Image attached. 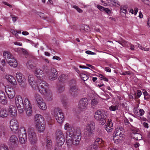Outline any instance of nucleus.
<instances>
[{"label": "nucleus", "mask_w": 150, "mask_h": 150, "mask_svg": "<svg viewBox=\"0 0 150 150\" xmlns=\"http://www.w3.org/2000/svg\"><path fill=\"white\" fill-rule=\"evenodd\" d=\"M28 79L30 85L33 89L37 88V85L39 82H38L35 80L34 76L33 75H29Z\"/></svg>", "instance_id": "16"}, {"label": "nucleus", "mask_w": 150, "mask_h": 150, "mask_svg": "<svg viewBox=\"0 0 150 150\" xmlns=\"http://www.w3.org/2000/svg\"><path fill=\"white\" fill-rule=\"evenodd\" d=\"M111 3L114 6H117V5H119L118 1L117 0H110Z\"/></svg>", "instance_id": "45"}, {"label": "nucleus", "mask_w": 150, "mask_h": 150, "mask_svg": "<svg viewBox=\"0 0 150 150\" xmlns=\"http://www.w3.org/2000/svg\"><path fill=\"white\" fill-rule=\"evenodd\" d=\"M68 79L67 76L63 74L61 75L58 78L59 80L62 82H64L67 81Z\"/></svg>", "instance_id": "32"}, {"label": "nucleus", "mask_w": 150, "mask_h": 150, "mask_svg": "<svg viewBox=\"0 0 150 150\" xmlns=\"http://www.w3.org/2000/svg\"><path fill=\"white\" fill-rule=\"evenodd\" d=\"M6 79L7 81L13 85H15L16 84V81L14 77L13 76L8 75L6 76Z\"/></svg>", "instance_id": "23"}, {"label": "nucleus", "mask_w": 150, "mask_h": 150, "mask_svg": "<svg viewBox=\"0 0 150 150\" xmlns=\"http://www.w3.org/2000/svg\"><path fill=\"white\" fill-rule=\"evenodd\" d=\"M79 76L81 79L84 81H86L89 78L88 76L87 75L82 73L80 74Z\"/></svg>", "instance_id": "39"}, {"label": "nucleus", "mask_w": 150, "mask_h": 150, "mask_svg": "<svg viewBox=\"0 0 150 150\" xmlns=\"http://www.w3.org/2000/svg\"><path fill=\"white\" fill-rule=\"evenodd\" d=\"M57 146H61L65 142V137L62 132L60 130H57L56 132Z\"/></svg>", "instance_id": "8"}, {"label": "nucleus", "mask_w": 150, "mask_h": 150, "mask_svg": "<svg viewBox=\"0 0 150 150\" xmlns=\"http://www.w3.org/2000/svg\"><path fill=\"white\" fill-rule=\"evenodd\" d=\"M88 104V99L86 98H84L80 100L78 107L80 110L83 111L87 109Z\"/></svg>", "instance_id": "10"}, {"label": "nucleus", "mask_w": 150, "mask_h": 150, "mask_svg": "<svg viewBox=\"0 0 150 150\" xmlns=\"http://www.w3.org/2000/svg\"><path fill=\"white\" fill-rule=\"evenodd\" d=\"M9 114L14 117L17 115V111L16 107L13 105H11L8 109Z\"/></svg>", "instance_id": "19"}, {"label": "nucleus", "mask_w": 150, "mask_h": 150, "mask_svg": "<svg viewBox=\"0 0 150 150\" xmlns=\"http://www.w3.org/2000/svg\"><path fill=\"white\" fill-rule=\"evenodd\" d=\"M11 17L12 21L14 22H15L17 21L18 17L12 15H11Z\"/></svg>", "instance_id": "52"}, {"label": "nucleus", "mask_w": 150, "mask_h": 150, "mask_svg": "<svg viewBox=\"0 0 150 150\" xmlns=\"http://www.w3.org/2000/svg\"><path fill=\"white\" fill-rule=\"evenodd\" d=\"M123 128L121 127L116 128L113 134V137L115 143L117 144L122 139V135L124 134Z\"/></svg>", "instance_id": "3"}, {"label": "nucleus", "mask_w": 150, "mask_h": 150, "mask_svg": "<svg viewBox=\"0 0 150 150\" xmlns=\"http://www.w3.org/2000/svg\"><path fill=\"white\" fill-rule=\"evenodd\" d=\"M7 62L9 65L13 67H17L18 63L16 59L13 57L10 59H7Z\"/></svg>", "instance_id": "21"}, {"label": "nucleus", "mask_w": 150, "mask_h": 150, "mask_svg": "<svg viewBox=\"0 0 150 150\" xmlns=\"http://www.w3.org/2000/svg\"><path fill=\"white\" fill-rule=\"evenodd\" d=\"M94 118L100 125H104L106 122L107 116L105 111L98 110L94 114Z\"/></svg>", "instance_id": "2"}, {"label": "nucleus", "mask_w": 150, "mask_h": 150, "mask_svg": "<svg viewBox=\"0 0 150 150\" xmlns=\"http://www.w3.org/2000/svg\"><path fill=\"white\" fill-rule=\"evenodd\" d=\"M52 59H57L58 60H61V58L60 57L56 56H53Z\"/></svg>", "instance_id": "60"}, {"label": "nucleus", "mask_w": 150, "mask_h": 150, "mask_svg": "<svg viewBox=\"0 0 150 150\" xmlns=\"http://www.w3.org/2000/svg\"><path fill=\"white\" fill-rule=\"evenodd\" d=\"M49 69V67L46 65L44 64L42 66L43 71L45 72H47Z\"/></svg>", "instance_id": "47"}, {"label": "nucleus", "mask_w": 150, "mask_h": 150, "mask_svg": "<svg viewBox=\"0 0 150 150\" xmlns=\"http://www.w3.org/2000/svg\"><path fill=\"white\" fill-rule=\"evenodd\" d=\"M53 114L58 123L61 124L63 122L64 117L63 113L60 108H55L53 110Z\"/></svg>", "instance_id": "5"}, {"label": "nucleus", "mask_w": 150, "mask_h": 150, "mask_svg": "<svg viewBox=\"0 0 150 150\" xmlns=\"http://www.w3.org/2000/svg\"><path fill=\"white\" fill-rule=\"evenodd\" d=\"M9 140L11 144V149L12 150H14L17 147L18 144V140L17 137L15 135H13L10 137Z\"/></svg>", "instance_id": "13"}, {"label": "nucleus", "mask_w": 150, "mask_h": 150, "mask_svg": "<svg viewBox=\"0 0 150 150\" xmlns=\"http://www.w3.org/2000/svg\"><path fill=\"white\" fill-rule=\"evenodd\" d=\"M5 131V129L4 127L0 128V136H1L2 135L4 134Z\"/></svg>", "instance_id": "49"}, {"label": "nucleus", "mask_w": 150, "mask_h": 150, "mask_svg": "<svg viewBox=\"0 0 150 150\" xmlns=\"http://www.w3.org/2000/svg\"><path fill=\"white\" fill-rule=\"evenodd\" d=\"M89 29V27L87 25H81L80 30L82 31V32L86 31L87 30H88Z\"/></svg>", "instance_id": "40"}, {"label": "nucleus", "mask_w": 150, "mask_h": 150, "mask_svg": "<svg viewBox=\"0 0 150 150\" xmlns=\"http://www.w3.org/2000/svg\"><path fill=\"white\" fill-rule=\"evenodd\" d=\"M7 99L5 93L2 91H0V102L5 105L7 103Z\"/></svg>", "instance_id": "20"}, {"label": "nucleus", "mask_w": 150, "mask_h": 150, "mask_svg": "<svg viewBox=\"0 0 150 150\" xmlns=\"http://www.w3.org/2000/svg\"><path fill=\"white\" fill-rule=\"evenodd\" d=\"M47 77L50 80L54 81L57 79L58 72L56 69L52 68L47 73Z\"/></svg>", "instance_id": "12"}, {"label": "nucleus", "mask_w": 150, "mask_h": 150, "mask_svg": "<svg viewBox=\"0 0 150 150\" xmlns=\"http://www.w3.org/2000/svg\"><path fill=\"white\" fill-rule=\"evenodd\" d=\"M120 10L121 12H122L125 14L126 13L127 11L126 10L123 8H120Z\"/></svg>", "instance_id": "57"}, {"label": "nucleus", "mask_w": 150, "mask_h": 150, "mask_svg": "<svg viewBox=\"0 0 150 150\" xmlns=\"http://www.w3.org/2000/svg\"><path fill=\"white\" fill-rule=\"evenodd\" d=\"M79 90L78 87L75 85L71 86L69 90V93L73 98L77 97L79 93Z\"/></svg>", "instance_id": "14"}, {"label": "nucleus", "mask_w": 150, "mask_h": 150, "mask_svg": "<svg viewBox=\"0 0 150 150\" xmlns=\"http://www.w3.org/2000/svg\"><path fill=\"white\" fill-rule=\"evenodd\" d=\"M24 108H25L26 115L28 117L32 115L33 110L32 105L28 98H25L24 101Z\"/></svg>", "instance_id": "9"}, {"label": "nucleus", "mask_w": 150, "mask_h": 150, "mask_svg": "<svg viewBox=\"0 0 150 150\" xmlns=\"http://www.w3.org/2000/svg\"><path fill=\"white\" fill-rule=\"evenodd\" d=\"M134 113L136 115H137V116L139 117L140 116V112H139V111H138V110H137V108H134Z\"/></svg>", "instance_id": "46"}, {"label": "nucleus", "mask_w": 150, "mask_h": 150, "mask_svg": "<svg viewBox=\"0 0 150 150\" xmlns=\"http://www.w3.org/2000/svg\"><path fill=\"white\" fill-rule=\"evenodd\" d=\"M44 119L43 117L40 114H36L35 116V125L43 124Z\"/></svg>", "instance_id": "18"}, {"label": "nucleus", "mask_w": 150, "mask_h": 150, "mask_svg": "<svg viewBox=\"0 0 150 150\" xmlns=\"http://www.w3.org/2000/svg\"><path fill=\"white\" fill-rule=\"evenodd\" d=\"M65 90V86L64 85H60L57 88L58 92L59 93L63 92Z\"/></svg>", "instance_id": "41"}, {"label": "nucleus", "mask_w": 150, "mask_h": 150, "mask_svg": "<svg viewBox=\"0 0 150 150\" xmlns=\"http://www.w3.org/2000/svg\"><path fill=\"white\" fill-rule=\"evenodd\" d=\"M97 7L101 11L103 10L104 8V7L100 5H97Z\"/></svg>", "instance_id": "53"}, {"label": "nucleus", "mask_w": 150, "mask_h": 150, "mask_svg": "<svg viewBox=\"0 0 150 150\" xmlns=\"http://www.w3.org/2000/svg\"><path fill=\"white\" fill-rule=\"evenodd\" d=\"M62 103L63 106L65 108L67 107V103L66 102L63 101H62Z\"/></svg>", "instance_id": "54"}, {"label": "nucleus", "mask_w": 150, "mask_h": 150, "mask_svg": "<svg viewBox=\"0 0 150 150\" xmlns=\"http://www.w3.org/2000/svg\"><path fill=\"white\" fill-rule=\"evenodd\" d=\"M38 104L39 107L42 110H45L47 109V106L44 100Z\"/></svg>", "instance_id": "34"}, {"label": "nucleus", "mask_w": 150, "mask_h": 150, "mask_svg": "<svg viewBox=\"0 0 150 150\" xmlns=\"http://www.w3.org/2000/svg\"><path fill=\"white\" fill-rule=\"evenodd\" d=\"M18 137L20 143L22 144H25L27 140V135L23 134L22 135L21 134L18 135Z\"/></svg>", "instance_id": "26"}, {"label": "nucleus", "mask_w": 150, "mask_h": 150, "mask_svg": "<svg viewBox=\"0 0 150 150\" xmlns=\"http://www.w3.org/2000/svg\"><path fill=\"white\" fill-rule=\"evenodd\" d=\"M3 56L7 61V59H10L13 57L11 53L7 51H5L4 52Z\"/></svg>", "instance_id": "27"}, {"label": "nucleus", "mask_w": 150, "mask_h": 150, "mask_svg": "<svg viewBox=\"0 0 150 150\" xmlns=\"http://www.w3.org/2000/svg\"><path fill=\"white\" fill-rule=\"evenodd\" d=\"M8 115L7 111L4 109H1L0 110V116L2 118L7 117Z\"/></svg>", "instance_id": "30"}, {"label": "nucleus", "mask_w": 150, "mask_h": 150, "mask_svg": "<svg viewBox=\"0 0 150 150\" xmlns=\"http://www.w3.org/2000/svg\"><path fill=\"white\" fill-rule=\"evenodd\" d=\"M11 32L14 35H18L17 34V31H15L13 30H11Z\"/></svg>", "instance_id": "61"}, {"label": "nucleus", "mask_w": 150, "mask_h": 150, "mask_svg": "<svg viewBox=\"0 0 150 150\" xmlns=\"http://www.w3.org/2000/svg\"><path fill=\"white\" fill-rule=\"evenodd\" d=\"M10 127L11 131L14 133H16L19 128V123L15 119H12L10 122Z\"/></svg>", "instance_id": "15"}, {"label": "nucleus", "mask_w": 150, "mask_h": 150, "mask_svg": "<svg viewBox=\"0 0 150 150\" xmlns=\"http://www.w3.org/2000/svg\"><path fill=\"white\" fill-rule=\"evenodd\" d=\"M19 83L20 86L23 88L26 87V79L25 78H23L22 80L18 81Z\"/></svg>", "instance_id": "33"}, {"label": "nucleus", "mask_w": 150, "mask_h": 150, "mask_svg": "<svg viewBox=\"0 0 150 150\" xmlns=\"http://www.w3.org/2000/svg\"><path fill=\"white\" fill-rule=\"evenodd\" d=\"M117 42L123 47L126 46L127 45V42L123 40L120 41H119Z\"/></svg>", "instance_id": "44"}, {"label": "nucleus", "mask_w": 150, "mask_h": 150, "mask_svg": "<svg viewBox=\"0 0 150 150\" xmlns=\"http://www.w3.org/2000/svg\"><path fill=\"white\" fill-rule=\"evenodd\" d=\"M95 123L93 121L89 122L86 126V134H88V136L92 135L93 130L95 129Z\"/></svg>", "instance_id": "11"}, {"label": "nucleus", "mask_w": 150, "mask_h": 150, "mask_svg": "<svg viewBox=\"0 0 150 150\" xmlns=\"http://www.w3.org/2000/svg\"><path fill=\"white\" fill-rule=\"evenodd\" d=\"M141 48V50H143L144 51H147L149 50V48H146V47H140Z\"/></svg>", "instance_id": "64"}, {"label": "nucleus", "mask_w": 150, "mask_h": 150, "mask_svg": "<svg viewBox=\"0 0 150 150\" xmlns=\"http://www.w3.org/2000/svg\"><path fill=\"white\" fill-rule=\"evenodd\" d=\"M34 98L35 101L37 102V104L42 102L43 99L41 96L38 94L36 93L34 96Z\"/></svg>", "instance_id": "29"}, {"label": "nucleus", "mask_w": 150, "mask_h": 150, "mask_svg": "<svg viewBox=\"0 0 150 150\" xmlns=\"http://www.w3.org/2000/svg\"><path fill=\"white\" fill-rule=\"evenodd\" d=\"M103 11H104L105 12H106L108 13H110V9L107 8H104L103 9Z\"/></svg>", "instance_id": "58"}, {"label": "nucleus", "mask_w": 150, "mask_h": 150, "mask_svg": "<svg viewBox=\"0 0 150 150\" xmlns=\"http://www.w3.org/2000/svg\"><path fill=\"white\" fill-rule=\"evenodd\" d=\"M148 21L147 23V26L148 27H150V18H147Z\"/></svg>", "instance_id": "63"}, {"label": "nucleus", "mask_w": 150, "mask_h": 150, "mask_svg": "<svg viewBox=\"0 0 150 150\" xmlns=\"http://www.w3.org/2000/svg\"><path fill=\"white\" fill-rule=\"evenodd\" d=\"M105 127L107 131L108 132H111L113 129V124L111 120H108L107 122V125H106Z\"/></svg>", "instance_id": "22"}, {"label": "nucleus", "mask_w": 150, "mask_h": 150, "mask_svg": "<svg viewBox=\"0 0 150 150\" xmlns=\"http://www.w3.org/2000/svg\"><path fill=\"white\" fill-rule=\"evenodd\" d=\"M71 125L68 123H66L64 125V129L65 130H67L68 129L70 128Z\"/></svg>", "instance_id": "51"}, {"label": "nucleus", "mask_w": 150, "mask_h": 150, "mask_svg": "<svg viewBox=\"0 0 150 150\" xmlns=\"http://www.w3.org/2000/svg\"><path fill=\"white\" fill-rule=\"evenodd\" d=\"M86 53L88 54H96V53L87 50L86 51Z\"/></svg>", "instance_id": "55"}, {"label": "nucleus", "mask_w": 150, "mask_h": 150, "mask_svg": "<svg viewBox=\"0 0 150 150\" xmlns=\"http://www.w3.org/2000/svg\"><path fill=\"white\" fill-rule=\"evenodd\" d=\"M119 105H112L109 108V109L111 111H115L118 109Z\"/></svg>", "instance_id": "38"}, {"label": "nucleus", "mask_w": 150, "mask_h": 150, "mask_svg": "<svg viewBox=\"0 0 150 150\" xmlns=\"http://www.w3.org/2000/svg\"><path fill=\"white\" fill-rule=\"evenodd\" d=\"M142 95V92L141 91L138 90L137 91V95L139 98Z\"/></svg>", "instance_id": "62"}, {"label": "nucleus", "mask_w": 150, "mask_h": 150, "mask_svg": "<svg viewBox=\"0 0 150 150\" xmlns=\"http://www.w3.org/2000/svg\"><path fill=\"white\" fill-rule=\"evenodd\" d=\"M5 91L8 97L9 98H13L15 96V92L14 89L11 87H5Z\"/></svg>", "instance_id": "17"}, {"label": "nucleus", "mask_w": 150, "mask_h": 150, "mask_svg": "<svg viewBox=\"0 0 150 150\" xmlns=\"http://www.w3.org/2000/svg\"><path fill=\"white\" fill-rule=\"evenodd\" d=\"M81 132L79 128L75 129L71 128L67 131L66 136L67 145L70 146L72 144L77 145L81 139Z\"/></svg>", "instance_id": "1"}, {"label": "nucleus", "mask_w": 150, "mask_h": 150, "mask_svg": "<svg viewBox=\"0 0 150 150\" xmlns=\"http://www.w3.org/2000/svg\"><path fill=\"white\" fill-rule=\"evenodd\" d=\"M98 102L97 100L96 99H93L91 101V105L92 106H94L98 103Z\"/></svg>", "instance_id": "48"}, {"label": "nucleus", "mask_w": 150, "mask_h": 150, "mask_svg": "<svg viewBox=\"0 0 150 150\" xmlns=\"http://www.w3.org/2000/svg\"><path fill=\"white\" fill-rule=\"evenodd\" d=\"M42 72V71L40 69L37 68L35 71V75L38 76L41 75Z\"/></svg>", "instance_id": "43"}, {"label": "nucleus", "mask_w": 150, "mask_h": 150, "mask_svg": "<svg viewBox=\"0 0 150 150\" xmlns=\"http://www.w3.org/2000/svg\"><path fill=\"white\" fill-rule=\"evenodd\" d=\"M132 133L133 134V137L135 139L138 140H140L142 139V136L140 134L136 133L134 132H133Z\"/></svg>", "instance_id": "36"}, {"label": "nucleus", "mask_w": 150, "mask_h": 150, "mask_svg": "<svg viewBox=\"0 0 150 150\" xmlns=\"http://www.w3.org/2000/svg\"><path fill=\"white\" fill-rule=\"evenodd\" d=\"M18 135H23V134L27 135L26 131L24 127H21L20 128L19 131L18 132Z\"/></svg>", "instance_id": "35"}, {"label": "nucleus", "mask_w": 150, "mask_h": 150, "mask_svg": "<svg viewBox=\"0 0 150 150\" xmlns=\"http://www.w3.org/2000/svg\"><path fill=\"white\" fill-rule=\"evenodd\" d=\"M26 66L27 68L29 70L33 69L35 68V65L33 62L31 60H28L27 62Z\"/></svg>", "instance_id": "25"}, {"label": "nucleus", "mask_w": 150, "mask_h": 150, "mask_svg": "<svg viewBox=\"0 0 150 150\" xmlns=\"http://www.w3.org/2000/svg\"><path fill=\"white\" fill-rule=\"evenodd\" d=\"M140 116H142L144 114L145 112L144 111L143 109H140L139 110Z\"/></svg>", "instance_id": "56"}, {"label": "nucleus", "mask_w": 150, "mask_h": 150, "mask_svg": "<svg viewBox=\"0 0 150 150\" xmlns=\"http://www.w3.org/2000/svg\"><path fill=\"white\" fill-rule=\"evenodd\" d=\"M105 70L107 72H110L111 71V69L108 67H106L105 68Z\"/></svg>", "instance_id": "59"}, {"label": "nucleus", "mask_w": 150, "mask_h": 150, "mask_svg": "<svg viewBox=\"0 0 150 150\" xmlns=\"http://www.w3.org/2000/svg\"><path fill=\"white\" fill-rule=\"evenodd\" d=\"M73 7L75 8L79 12L81 13L82 12V11L81 9L79 8L77 6L74 5L73 6Z\"/></svg>", "instance_id": "50"}, {"label": "nucleus", "mask_w": 150, "mask_h": 150, "mask_svg": "<svg viewBox=\"0 0 150 150\" xmlns=\"http://www.w3.org/2000/svg\"><path fill=\"white\" fill-rule=\"evenodd\" d=\"M15 102L19 112L21 113H22L24 111L25 109L21 96L18 95H16L15 97Z\"/></svg>", "instance_id": "7"}, {"label": "nucleus", "mask_w": 150, "mask_h": 150, "mask_svg": "<svg viewBox=\"0 0 150 150\" xmlns=\"http://www.w3.org/2000/svg\"><path fill=\"white\" fill-rule=\"evenodd\" d=\"M44 95L46 96V99L49 101H51L53 99L52 94V92L50 90L47 93Z\"/></svg>", "instance_id": "31"}, {"label": "nucleus", "mask_w": 150, "mask_h": 150, "mask_svg": "<svg viewBox=\"0 0 150 150\" xmlns=\"http://www.w3.org/2000/svg\"><path fill=\"white\" fill-rule=\"evenodd\" d=\"M46 148L48 150H50L52 148V144L51 140L49 137H47L46 138Z\"/></svg>", "instance_id": "28"}, {"label": "nucleus", "mask_w": 150, "mask_h": 150, "mask_svg": "<svg viewBox=\"0 0 150 150\" xmlns=\"http://www.w3.org/2000/svg\"><path fill=\"white\" fill-rule=\"evenodd\" d=\"M27 132L30 143L32 144H36L38 141V137L36 132L30 127L28 128Z\"/></svg>", "instance_id": "4"}, {"label": "nucleus", "mask_w": 150, "mask_h": 150, "mask_svg": "<svg viewBox=\"0 0 150 150\" xmlns=\"http://www.w3.org/2000/svg\"><path fill=\"white\" fill-rule=\"evenodd\" d=\"M0 150H9V149L6 145L1 144L0 146Z\"/></svg>", "instance_id": "42"}, {"label": "nucleus", "mask_w": 150, "mask_h": 150, "mask_svg": "<svg viewBox=\"0 0 150 150\" xmlns=\"http://www.w3.org/2000/svg\"><path fill=\"white\" fill-rule=\"evenodd\" d=\"M47 83L44 81H42L41 83H39L37 85V88L34 89L38 90L39 92L42 95H44L47 93L50 90L47 89L48 86Z\"/></svg>", "instance_id": "6"}, {"label": "nucleus", "mask_w": 150, "mask_h": 150, "mask_svg": "<svg viewBox=\"0 0 150 150\" xmlns=\"http://www.w3.org/2000/svg\"><path fill=\"white\" fill-rule=\"evenodd\" d=\"M35 127L38 132L40 133L43 132L45 129V125L44 123L35 125Z\"/></svg>", "instance_id": "24"}, {"label": "nucleus", "mask_w": 150, "mask_h": 150, "mask_svg": "<svg viewBox=\"0 0 150 150\" xmlns=\"http://www.w3.org/2000/svg\"><path fill=\"white\" fill-rule=\"evenodd\" d=\"M16 77L18 81L22 80L23 78H25L24 76L20 72H18L16 74Z\"/></svg>", "instance_id": "37"}]
</instances>
